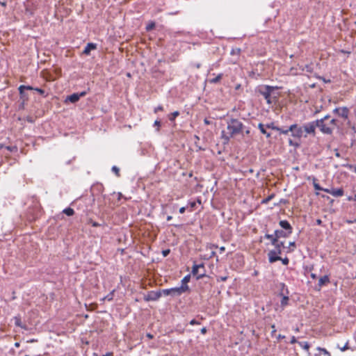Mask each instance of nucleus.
I'll return each mask as SVG.
<instances>
[{
    "instance_id": "obj_1",
    "label": "nucleus",
    "mask_w": 356,
    "mask_h": 356,
    "mask_svg": "<svg viewBox=\"0 0 356 356\" xmlns=\"http://www.w3.org/2000/svg\"><path fill=\"white\" fill-rule=\"evenodd\" d=\"M227 124V132L224 130L221 132V138L225 143H228L230 138L234 136L241 134L244 129V124L236 118L229 119Z\"/></svg>"
},
{
    "instance_id": "obj_2",
    "label": "nucleus",
    "mask_w": 356,
    "mask_h": 356,
    "mask_svg": "<svg viewBox=\"0 0 356 356\" xmlns=\"http://www.w3.org/2000/svg\"><path fill=\"white\" fill-rule=\"evenodd\" d=\"M278 89V86L261 85L257 88L256 92L265 99L268 104H271L278 95H275L274 91Z\"/></svg>"
},
{
    "instance_id": "obj_3",
    "label": "nucleus",
    "mask_w": 356,
    "mask_h": 356,
    "mask_svg": "<svg viewBox=\"0 0 356 356\" xmlns=\"http://www.w3.org/2000/svg\"><path fill=\"white\" fill-rule=\"evenodd\" d=\"M316 128L319 129V131L325 135H332L335 127H339L337 120L334 118H332L329 122L323 121V120H316Z\"/></svg>"
},
{
    "instance_id": "obj_4",
    "label": "nucleus",
    "mask_w": 356,
    "mask_h": 356,
    "mask_svg": "<svg viewBox=\"0 0 356 356\" xmlns=\"http://www.w3.org/2000/svg\"><path fill=\"white\" fill-rule=\"evenodd\" d=\"M289 130H290L291 135L293 138V139L289 140V145L295 147H298L300 145L299 141L302 138H304L302 127L298 124H293L289 126Z\"/></svg>"
},
{
    "instance_id": "obj_5",
    "label": "nucleus",
    "mask_w": 356,
    "mask_h": 356,
    "mask_svg": "<svg viewBox=\"0 0 356 356\" xmlns=\"http://www.w3.org/2000/svg\"><path fill=\"white\" fill-rule=\"evenodd\" d=\"M304 138H307L309 136L314 137L316 134V121L313 120L305 123L302 126Z\"/></svg>"
},
{
    "instance_id": "obj_6",
    "label": "nucleus",
    "mask_w": 356,
    "mask_h": 356,
    "mask_svg": "<svg viewBox=\"0 0 356 356\" xmlns=\"http://www.w3.org/2000/svg\"><path fill=\"white\" fill-rule=\"evenodd\" d=\"M186 286H179L170 289H162V295L170 296L172 297H177L181 296L182 293L186 292Z\"/></svg>"
},
{
    "instance_id": "obj_7",
    "label": "nucleus",
    "mask_w": 356,
    "mask_h": 356,
    "mask_svg": "<svg viewBox=\"0 0 356 356\" xmlns=\"http://www.w3.org/2000/svg\"><path fill=\"white\" fill-rule=\"evenodd\" d=\"M193 276L196 277L197 280H200L205 276L206 270L203 264H194L191 271Z\"/></svg>"
},
{
    "instance_id": "obj_8",
    "label": "nucleus",
    "mask_w": 356,
    "mask_h": 356,
    "mask_svg": "<svg viewBox=\"0 0 356 356\" xmlns=\"http://www.w3.org/2000/svg\"><path fill=\"white\" fill-rule=\"evenodd\" d=\"M282 289L281 292L280 293V296H282V300L280 302L281 307H284L289 304V291L288 289L286 288V285L284 283L281 284Z\"/></svg>"
},
{
    "instance_id": "obj_9",
    "label": "nucleus",
    "mask_w": 356,
    "mask_h": 356,
    "mask_svg": "<svg viewBox=\"0 0 356 356\" xmlns=\"http://www.w3.org/2000/svg\"><path fill=\"white\" fill-rule=\"evenodd\" d=\"M162 296L161 290L150 291L144 296V300L146 302L158 300Z\"/></svg>"
},
{
    "instance_id": "obj_10",
    "label": "nucleus",
    "mask_w": 356,
    "mask_h": 356,
    "mask_svg": "<svg viewBox=\"0 0 356 356\" xmlns=\"http://www.w3.org/2000/svg\"><path fill=\"white\" fill-rule=\"evenodd\" d=\"M86 94H87V92L86 91H83L79 93V92L73 93L66 97L65 102H70L71 103H76L79 100V99L81 97H84Z\"/></svg>"
},
{
    "instance_id": "obj_11",
    "label": "nucleus",
    "mask_w": 356,
    "mask_h": 356,
    "mask_svg": "<svg viewBox=\"0 0 356 356\" xmlns=\"http://www.w3.org/2000/svg\"><path fill=\"white\" fill-rule=\"evenodd\" d=\"M333 113L339 115L341 118H344L345 120L348 118L349 115V109L344 106V107H338L335 108L333 110Z\"/></svg>"
},
{
    "instance_id": "obj_12",
    "label": "nucleus",
    "mask_w": 356,
    "mask_h": 356,
    "mask_svg": "<svg viewBox=\"0 0 356 356\" xmlns=\"http://www.w3.org/2000/svg\"><path fill=\"white\" fill-rule=\"evenodd\" d=\"M280 254V252L279 250L274 251L271 250L268 253V260L270 263H274L277 261H280L281 257L279 256Z\"/></svg>"
},
{
    "instance_id": "obj_13",
    "label": "nucleus",
    "mask_w": 356,
    "mask_h": 356,
    "mask_svg": "<svg viewBox=\"0 0 356 356\" xmlns=\"http://www.w3.org/2000/svg\"><path fill=\"white\" fill-rule=\"evenodd\" d=\"M324 191L329 194H331L334 197H341L343 195V193H344L343 189L341 188H332L330 189L327 188V189H325Z\"/></svg>"
},
{
    "instance_id": "obj_14",
    "label": "nucleus",
    "mask_w": 356,
    "mask_h": 356,
    "mask_svg": "<svg viewBox=\"0 0 356 356\" xmlns=\"http://www.w3.org/2000/svg\"><path fill=\"white\" fill-rule=\"evenodd\" d=\"M279 225H280V227L282 229H284L287 232L291 233V234L292 233L293 228H292L291 225H290V223L287 220H280L279 222Z\"/></svg>"
},
{
    "instance_id": "obj_15",
    "label": "nucleus",
    "mask_w": 356,
    "mask_h": 356,
    "mask_svg": "<svg viewBox=\"0 0 356 356\" xmlns=\"http://www.w3.org/2000/svg\"><path fill=\"white\" fill-rule=\"evenodd\" d=\"M274 232L277 241H279V238H286L291 234V233H289L286 231L280 229H276Z\"/></svg>"
},
{
    "instance_id": "obj_16",
    "label": "nucleus",
    "mask_w": 356,
    "mask_h": 356,
    "mask_svg": "<svg viewBox=\"0 0 356 356\" xmlns=\"http://www.w3.org/2000/svg\"><path fill=\"white\" fill-rule=\"evenodd\" d=\"M328 283H330V277L328 275H325L323 277H321L319 280H318V290L321 289V288L324 286V285H326Z\"/></svg>"
},
{
    "instance_id": "obj_17",
    "label": "nucleus",
    "mask_w": 356,
    "mask_h": 356,
    "mask_svg": "<svg viewBox=\"0 0 356 356\" xmlns=\"http://www.w3.org/2000/svg\"><path fill=\"white\" fill-rule=\"evenodd\" d=\"M190 279H191V275H187L184 276V278L181 280V285L180 286H186L187 287L186 291H190L189 286L187 284L188 282H190Z\"/></svg>"
},
{
    "instance_id": "obj_18",
    "label": "nucleus",
    "mask_w": 356,
    "mask_h": 356,
    "mask_svg": "<svg viewBox=\"0 0 356 356\" xmlns=\"http://www.w3.org/2000/svg\"><path fill=\"white\" fill-rule=\"evenodd\" d=\"M317 350H318L319 353L316 354L315 356H321L322 355L323 356H331L330 353L325 348L318 347Z\"/></svg>"
},
{
    "instance_id": "obj_19",
    "label": "nucleus",
    "mask_w": 356,
    "mask_h": 356,
    "mask_svg": "<svg viewBox=\"0 0 356 356\" xmlns=\"http://www.w3.org/2000/svg\"><path fill=\"white\" fill-rule=\"evenodd\" d=\"M275 246L273 249L274 251L279 250L280 252V254H282V248H284V243L283 241H277V244H273Z\"/></svg>"
},
{
    "instance_id": "obj_20",
    "label": "nucleus",
    "mask_w": 356,
    "mask_h": 356,
    "mask_svg": "<svg viewBox=\"0 0 356 356\" xmlns=\"http://www.w3.org/2000/svg\"><path fill=\"white\" fill-rule=\"evenodd\" d=\"M258 128L259 129L260 131L266 135V138H270V133L268 132L266 129H265V126L262 124V123H259L258 124Z\"/></svg>"
},
{
    "instance_id": "obj_21",
    "label": "nucleus",
    "mask_w": 356,
    "mask_h": 356,
    "mask_svg": "<svg viewBox=\"0 0 356 356\" xmlns=\"http://www.w3.org/2000/svg\"><path fill=\"white\" fill-rule=\"evenodd\" d=\"M96 49V44L94 43H88L83 50V53L88 54L91 49Z\"/></svg>"
},
{
    "instance_id": "obj_22",
    "label": "nucleus",
    "mask_w": 356,
    "mask_h": 356,
    "mask_svg": "<svg viewBox=\"0 0 356 356\" xmlns=\"http://www.w3.org/2000/svg\"><path fill=\"white\" fill-rule=\"evenodd\" d=\"M264 238L266 239H269L272 245L277 244V240L276 239L275 234H266L264 235Z\"/></svg>"
},
{
    "instance_id": "obj_23",
    "label": "nucleus",
    "mask_w": 356,
    "mask_h": 356,
    "mask_svg": "<svg viewBox=\"0 0 356 356\" xmlns=\"http://www.w3.org/2000/svg\"><path fill=\"white\" fill-rule=\"evenodd\" d=\"M298 343L302 348H303L304 350H305L308 352L309 355H310V353L309 352L310 345L307 341H299V342H298Z\"/></svg>"
},
{
    "instance_id": "obj_24",
    "label": "nucleus",
    "mask_w": 356,
    "mask_h": 356,
    "mask_svg": "<svg viewBox=\"0 0 356 356\" xmlns=\"http://www.w3.org/2000/svg\"><path fill=\"white\" fill-rule=\"evenodd\" d=\"M34 88H33V87H32V86H31L21 85V86H19V87L18 88V90H19V94H22L23 90H34Z\"/></svg>"
},
{
    "instance_id": "obj_25",
    "label": "nucleus",
    "mask_w": 356,
    "mask_h": 356,
    "mask_svg": "<svg viewBox=\"0 0 356 356\" xmlns=\"http://www.w3.org/2000/svg\"><path fill=\"white\" fill-rule=\"evenodd\" d=\"M63 213L67 215V216H72L74 214V211L73 209L67 207L63 210Z\"/></svg>"
},
{
    "instance_id": "obj_26",
    "label": "nucleus",
    "mask_w": 356,
    "mask_h": 356,
    "mask_svg": "<svg viewBox=\"0 0 356 356\" xmlns=\"http://www.w3.org/2000/svg\"><path fill=\"white\" fill-rule=\"evenodd\" d=\"M302 71H305L309 74H312L314 71V68L312 64L305 65L302 68Z\"/></svg>"
},
{
    "instance_id": "obj_27",
    "label": "nucleus",
    "mask_w": 356,
    "mask_h": 356,
    "mask_svg": "<svg viewBox=\"0 0 356 356\" xmlns=\"http://www.w3.org/2000/svg\"><path fill=\"white\" fill-rule=\"evenodd\" d=\"M179 115V112L178 111H174L168 115V119L170 121L172 122Z\"/></svg>"
},
{
    "instance_id": "obj_28",
    "label": "nucleus",
    "mask_w": 356,
    "mask_h": 356,
    "mask_svg": "<svg viewBox=\"0 0 356 356\" xmlns=\"http://www.w3.org/2000/svg\"><path fill=\"white\" fill-rule=\"evenodd\" d=\"M15 324L17 327H20L22 328L26 329V327L22 325L21 318L19 316H15Z\"/></svg>"
},
{
    "instance_id": "obj_29",
    "label": "nucleus",
    "mask_w": 356,
    "mask_h": 356,
    "mask_svg": "<svg viewBox=\"0 0 356 356\" xmlns=\"http://www.w3.org/2000/svg\"><path fill=\"white\" fill-rule=\"evenodd\" d=\"M155 22L154 21H149L146 25L145 30L147 31H150L155 27Z\"/></svg>"
},
{
    "instance_id": "obj_30",
    "label": "nucleus",
    "mask_w": 356,
    "mask_h": 356,
    "mask_svg": "<svg viewBox=\"0 0 356 356\" xmlns=\"http://www.w3.org/2000/svg\"><path fill=\"white\" fill-rule=\"evenodd\" d=\"M114 292H115V290H113L112 291H111L108 295H106L105 297H104L102 298V300L104 301L105 300H107L108 301H111L113 300V297H114Z\"/></svg>"
},
{
    "instance_id": "obj_31",
    "label": "nucleus",
    "mask_w": 356,
    "mask_h": 356,
    "mask_svg": "<svg viewBox=\"0 0 356 356\" xmlns=\"http://www.w3.org/2000/svg\"><path fill=\"white\" fill-rule=\"evenodd\" d=\"M222 77V74H219L216 77L210 79L209 81L211 83H217L221 80Z\"/></svg>"
},
{
    "instance_id": "obj_32",
    "label": "nucleus",
    "mask_w": 356,
    "mask_h": 356,
    "mask_svg": "<svg viewBox=\"0 0 356 356\" xmlns=\"http://www.w3.org/2000/svg\"><path fill=\"white\" fill-rule=\"evenodd\" d=\"M316 181V179L314 178L313 185L315 190L324 191L325 188H322Z\"/></svg>"
},
{
    "instance_id": "obj_33",
    "label": "nucleus",
    "mask_w": 356,
    "mask_h": 356,
    "mask_svg": "<svg viewBox=\"0 0 356 356\" xmlns=\"http://www.w3.org/2000/svg\"><path fill=\"white\" fill-rule=\"evenodd\" d=\"M277 131L280 134H284V135H287L289 134V132H290V130H289V128L288 129H282V128H280L279 127L278 129H277Z\"/></svg>"
},
{
    "instance_id": "obj_34",
    "label": "nucleus",
    "mask_w": 356,
    "mask_h": 356,
    "mask_svg": "<svg viewBox=\"0 0 356 356\" xmlns=\"http://www.w3.org/2000/svg\"><path fill=\"white\" fill-rule=\"evenodd\" d=\"M5 148L6 149H8V151L11 152H17V147L14 145V146H5Z\"/></svg>"
},
{
    "instance_id": "obj_35",
    "label": "nucleus",
    "mask_w": 356,
    "mask_h": 356,
    "mask_svg": "<svg viewBox=\"0 0 356 356\" xmlns=\"http://www.w3.org/2000/svg\"><path fill=\"white\" fill-rule=\"evenodd\" d=\"M111 170L115 174V175L119 177L120 176V169L115 165H113L111 168Z\"/></svg>"
},
{
    "instance_id": "obj_36",
    "label": "nucleus",
    "mask_w": 356,
    "mask_h": 356,
    "mask_svg": "<svg viewBox=\"0 0 356 356\" xmlns=\"http://www.w3.org/2000/svg\"><path fill=\"white\" fill-rule=\"evenodd\" d=\"M188 206L190 207V211H193L194 208L196 206V202L195 201H189L188 203Z\"/></svg>"
},
{
    "instance_id": "obj_37",
    "label": "nucleus",
    "mask_w": 356,
    "mask_h": 356,
    "mask_svg": "<svg viewBox=\"0 0 356 356\" xmlns=\"http://www.w3.org/2000/svg\"><path fill=\"white\" fill-rule=\"evenodd\" d=\"M88 224H90L94 227H97L101 225L99 222L93 221L92 219L88 220Z\"/></svg>"
},
{
    "instance_id": "obj_38",
    "label": "nucleus",
    "mask_w": 356,
    "mask_h": 356,
    "mask_svg": "<svg viewBox=\"0 0 356 356\" xmlns=\"http://www.w3.org/2000/svg\"><path fill=\"white\" fill-rule=\"evenodd\" d=\"M240 53H241V49H239V48L232 49L230 52V54L232 55H239Z\"/></svg>"
},
{
    "instance_id": "obj_39",
    "label": "nucleus",
    "mask_w": 356,
    "mask_h": 356,
    "mask_svg": "<svg viewBox=\"0 0 356 356\" xmlns=\"http://www.w3.org/2000/svg\"><path fill=\"white\" fill-rule=\"evenodd\" d=\"M266 127L267 128H269V129H274V130H276L277 131V129H278L279 127H276L274 125V124L272 122V123H270V124H267L266 125Z\"/></svg>"
},
{
    "instance_id": "obj_40",
    "label": "nucleus",
    "mask_w": 356,
    "mask_h": 356,
    "mask_svg": "<svg viewBox=\"0 0 356 356\" xmlns=\"http://www.w3.org/2000/svg\"><path fill=\"white\" fill-rule=\"evenodd\" d=\"M154 126L157 127L156 131H159L161 127V122L159 120H156L154 122Z\"/></svg>"
},
{
    "instance_id": "obj_41",
    "label": "nucleus",
    "mask_w": 356,
    "mask_h": 356,
    "mask_svg": "<svg viewBox=\"0 0 356 356\" xmlns=\"http://www.w3.org/2000/svg\"><path fill=\"white\" fill-rule=\"evenodd\" d=\"M19 95H20V98L23 99L22 105H24V102H25L26 100H27L28 97H27V96L26 95V93H25L24 90H23L22 94H19Z\"/></svg>"
},
{
    "instance_id": "obj_42",
    "label": "nucleus",
    "mask_w": 356,
    "mask_h": 356,
    "mask_svg": "<svg viewBox=\"0 0 356 356\" xmlns=\"http://www.w3.org/2000/svg\"><path fill=\"white\" fill-rule=\"evenodd\" d=\"M34 90L37 91L41 95L44 96L45 91L43 89H41V88H35Z\"/></svg>"
},
{
    "instance_id": "obj_43",
    "label": "nucleus",
    "mask_w": 356,
    "mask_h": 356,
    "mask_svg": "<svg viewBox=\"0 0 356 356\" xmlns=\"http://www.w3.org/2000/svg\"><path fill=\"white\" fill-rule=\"evenodd\" d=\"M282 261V263L284 264V265H288L289 263V259L287 258V257H285L284 259H280Z\"/></svg>"
},
{
    "instance_id": "obj_44",
    "label": "nucleus",
    "mask_w": 356,
    "mask_h": 356,
    "mask_svg": "<svg viewBox=\"0 0 356 356\" xmlns=\"http://www.w3.org/2000/svg\"><path fill=\"white\" fill-rule=\"evenodd\" d=\"M163 110V107L161 105H159L157 107L154 108V113H157L159 111H162Z\"/></svg>"
},
{
    "instance_id": "obj_45",
    "label": "nucleus",
    "mask_w": 356,
    "mask_h": 356,
    "mask_svg": "<svg viewBox=\"0 0 356 356\" xmlns=\"http://www.w3.org/2000/svg\"><path fill=\"white\" fill-rule=\"evenodd\" d=\"M320 120H323L324 122L325 121L329 122V120H331V116H330V115L327 114V115H325L323 118H321Z\"/></svg>"
},
{
    "instance_id": "obj_46",
    "label": "nucleus",
    "mask_w": 356,
    "mask_h": 356,
    "mask_svg": "<svg viewBox=\"0 0 356 356\" xmlns=\"http://www.w3.org/2000/svg\"><path fill=\"white\" fill-rule=\"evenodd\" d=\"M273 195H271L268 196V197H266V199H264L262 200V203H267L273 198Z\"/></svg>"
},
{
    "instance_id": "obj_47",
    "label": "nucleus",
    "mask_w": 356,
    "mask_h": 356,
    "mask_svg": "<svg viewBox=\"0 0 356 356\" xmlns=\"http://www.w3.org/2000/svg\"><path fill=\"white\" fill-rule=\"evenodd\" d=\"M199 324H200V322L196 321L195 319H192L190 321V325H199Z\"/></svg>"
},
{
    "instance_id": "obj_48",
    "label": "nucleus",
    "mask_w": 356,
    "mask_h": 356,
    "mask_svg": "<svg viewBox=\"0 0 356 356\" xmlns=\"http://www.w3.org/2000/svg\"><path fill=\"white\" fill-rule=\"evenodd\" d=\"M170 250L169 249H167V250H164L162 251V254L164 257H166L169 254Z\"/></svg>"
},
{
    "instance_id": "obj_49",
    "label": "nucleus",
    "mask_w": 356,
    "mask_h": 356,
    "mask_svg": "<svg viewBox=\"0 0 356 356\" xmlns=\"http://www.w3.org/2000/svg\"><path fill=\"white\" fill-rule=\"evenodd\" d=\"M298 341H297L296 338L294 336H293V337H291V341H290V343H298Z\"/></svg>"
},
{
    "instance_id": "obj_50",
    "label": "nucleus",
    "mask_w": 356,
    "mask_h": 356,
    "mask_svg": "<svg viewBox=\"0 0 356 356\" xmlns=\"http://www.w3.org/2000/svg\"><path fill=\"white\" fill-rule=\"evenodd\" d=\"M186 211V207H182L179 209V211L180 213H184Z\"/></svg>"
},
{
    "instance_id": "obj_51",
    "label": "nucleus",
    "mask_w": 356,
    "mask_h": 356,
    "mask_svg": "<svg viewBox=\"0 0 356 356\" xmlns=\"http://www.w3.org/2000/svg\"><path fill=\"white\" fill-rule=\"evenodd\" d=\"M207 330L205 327H202L200 330V332L202 334H205L207 333Z\"/></svg>"
},
{
    "instance_id": "obj_52",
    "label": "nucleus",
    "mask_w": 356,
    "mask_h": 356,
    "mask_svg": "<svg viewBox=\"0 0 356 356\" xmlns=\"http://www.w3.org/2000/svg\"><path fill=\"white\" fill-rule=\"evenodd\" d=\"M146 337H147L148 339H153V338H154L153 334H152L151 333H147Z\"/></svg>"
},
{
    "instance_id": "obj_53",
    "label": "nucleus",
    "mask_w": 356,
    "mask_h": 356,
    "mask_svg": "<svg viewBox=\"0 0 356 356\" xmlns=\"http://www.w3.org/2000/svg\"><path fill=\"white\" fill-rule=\"evenodd\" d=\"M0 5H1L3 7L6 6V2L4 0H0Z\"/></svg>"
},
{
    "instance_id": "obj_54",
    "label": "nucleus",
    "mask_w": 356,
    "mask_h": 356,
    "mask_svg": "<svg viewBox=\"0 0 356 356\" xmlns=\"http://www.w3.org/2000/svg\"><path fill=\"white\" fill-rule=\"evenodd\" d=\"M272 328V334H274L276 332L275 325L273 324L271 325Z\"/></svg>"
},
{
    "instance_id": "obj_55",
    "label": "nucleus",
    "mask_w": 356,
    "mask_h": 356,
    "mask_svg": "<svg viewBox=\"0 0 356 356\" xmlns=\"http://www.w3.org/2000/svg\"><path fill=\"white\" fill-rule=\"evenodd\" d=\"M311 277L314 280L316 279L317 276L315 273H311Z\"/></svg>"
},
{
    "instance_id": "obj_56",
    "label": "nucleus",
    "mask_w": 356,
    "mask_h": 356,
    "mask_svg": "<svg viewBox=\"0 0 356 356\" xmlns=\"http://www.w3.org/2000/svg\"><path fill=\"white\" fill-rule=\"evenodd\" d=\"M219 250H220V252L222 253L225 250V247L222 246V247H220Z\"/></svg>"
},
{
    "instance_id": "obj_57",
    "label": "nucleus",
    "mask_w": 356,
    "mask_h": 356,
    "mask_svg": "<svg viewBox=\"0 0 356 356\" xmlns=\"http://www.w3.org/2000/svg\"><path fill=\"white\" fill-rule=\"evenodd\" d=\"M241 84H237L235 86V90H239L241 88Z\"/></svg>"
},
{
    "instance_id": "obj_58",
    "label": "nucleus",
    "mask_w": 356,
    "mask_h": 356,
    "mask_svg": "<svg viewBox=\"0 0 356 356\" xmlns=\"http://www.w3.org/2000/svg\"><path fill=\"white\" fill-rule=\"evenodd\" d=\"M346 222H347L348 224L353 223V222H356V218H355L354 220H347Z\"/></svg>"
},
{
    "instance_id": "obj_59",
    "label": "nucleus",
    "mask_w": 356,
    "mask_h": 356,
    "mask_svg": "<svg viewBox=\"0 0 356 356\" xmlns=\"http://www.w3.org/2000/svg\"><path fill=\"white\" fill-rule=\"evenodd\" d=\"M204 122L206 124H209V123H210L209 120H208L207 118L204 119Z\"/></svg>"
},
{
    "instance_id": "obj_60",
    "label": "nucleus",
    "mask_w": 356,
    "mask_h": 356,
    "mask_svg": "<svg viewBox=\"0 0 356 356\" xmlns=\"http://www.w3.org/2000/svg\"><path fill=\"white\" fill-rule=\"evenodd\" d=\"M348 348V344H345V346L341 348V350H345Z\"/></svg>"
},
{
    "instance_id": "obj_61",
    "label": "nucleus",
    "mask_w": 356,
    "mask_h": 356,
    "mask_svg": "<svg viewBox=\"0 0 356 356\" xmlns=\"http://www.w3.org/2000/svg\"><path fill=\"white\" fill-rule=\"evenodd\" d=\"M227 277H220V280L221 281H225V280H227Z\"/></svg>"
},
{
    "instance_id": "obj_62",
    "label": "nucleus",
    "mask_w": 356,
    "mask_h": 356,
    "mask_svg": "<svg viewBox=\"0 0 356 356\" xmlns=\"http://www.w3.org/2000/svg\"><path fill=\"white\" fill-rule=\"evenodd\" d=\"M296 245V243L294 241H292V242H290L289 243V246H295Z\"/></svg>"
},
{
    "instance_id": "obj_63",
    "label": "nucleus",
    "mask_w": 356,
    "mask_h": 356,
    "mask_svg": "<svg viewBox=\"0 0 356 356\" xmlns=\"http://www.w3.org/2000/svg\"><path fill=\"white\" fill-rule=\"evenodd\" d=\"M111 355H112V353H107L105 355H103L102 356H111Z\"/></svg>"
},
{
    "instance_id": "obj_64",
    "label": "nucleus",
    "mask_w": 356,
    "mask_h": 356,
    "mask_svg": "<svg viewBox=\"0 0 356 356\" xmlns=\"http://www.w3.org/2000/svg\"><path fill=\"white\" fill-rule=\"evenodd\" d=\"M172 218L171 216H168L166 219H167L168 221H170Z\"/></svg>"
}]
</instances>
